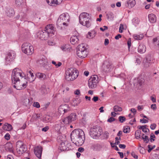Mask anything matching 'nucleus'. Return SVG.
Segmentation results:
<instances>
[{
  "label": "nucleus",
  "mask_w": 159,
  "mask_h": 159,
  "mask_svg": "<svg viewBox=\"0 0 159 159\" xmlns=\"http://www.w3.org/2000/svg\"><path fill=\"white\" fill-rule=\"evenodd\" d=\"M25 75L22 70L18 68L14 69L12 72L11 80L12 84H14L13 87L18 90H20L25 88L27 82L23 83L20 82V78L25 79Z\"/></svg>",
  "instance_id": "1"
},
{
  "label": "nucleus",
  "mask_w": 159,
  "mask_h": 159,
  "mask_svg": "<svg viewBox=\"0 0 159 159\" xmlns=\"http://www.w3.org/2000/svg\"><path fill=\"white\" fill-rule=\"evenodd\" d=\"M71 139L73 142L77 146H81L84 143L85 135L84 132L81 129H75L70 134Z\"/></svg>",
  "instance_id": "2"
},
{
  "label": "nucleus",
  "mask_w": 159,
  "mask_h": 159,
  "mask_svg": "<svg viewBox=\"0 0 159 159\" xmlns=\"http://www.w3.org/2000/svg\"><path fill=\"white\" fill-rule=\"evenodd\" d=\"M79 21L81 24L87 28L90 27L91 25L90 16L86 12L82 13L80 15Z\"/></svg>",
  "instance_id": "3"
},
{
  "label": "nucleus",
  "mask_w": 159,
  "mask_h": 159,
  "mask_svg": "<svg viewBox=\"0 0 159 159\" xmlns=\"http://www.w3.org/2000/svg\"><path fill=\"white\" fill-rule=\"evenodd\" d=\"M79 75L78 70L75 68H68L66 71L65 78L68 81L73 80Z\"/></svg>",
  "instance_id": "4"
},
{
  "label": "nucleus",
  "mask_w": 159,
  "mask_h": 159,
  "mask_svg": "<svg viewBox=\"0 0 159 159\" xmlns=\"http://www.w3.org/2000/svg\"><path fill=\"white\" fill-rule=\"evenodd\" d=\"M70 21V16L67 13L61 15L57 21V25L58 27H61L62 25L67 26Z\"/></svg>",
  "instance_id": "5"
},
{
  "label": "nucleus",
  "mask_w": 159,
  "mask_h": 159,
  "mask_svg": "<svg viewBox=\"0 0 159 159\" xmlns=\"http://www.w3.org/2000/svg\"><path fill=\"white\" fill-rule=\"evenodd\" d=\"M102 132V129L99 126H94L91 129L90 134L93 138L97 139L100 136Z\"/></svg>",
  "instance_id": "6"
},
{
  "label": "nucleus",
  "mask_w": 159,
  "mask_h": 159,
  "mask_svg": "<svg viewBox=\"0 0 159 159\" xmlns=\"http://www.w3.org/2000/svg\"><path fill=\"white\" fill-rule=\"evenodd\" d=\"M88 54L86 48L85 44L83 43L79 45L77 50V55L81 58L86 57Z\"/></svg>",
  "instance_id": "7"
},
{
  "label": "nucleus",
  "mask_w": 159,
  "mask_h": 159,
  "mask_svg": "<svg viewBox=\"0 0 159 159\" xmlns=\"http://www.w3.org/2000/svg\"><path fill=\"white\" fill-rule=\"evenodd\" d=\"M23 52L27 55H30L34 52V48L30 43H23L21 47Z\"/></svg>",
  "instance_id": "8"
},
{
  "label": "nucleus",
  "mask_w": 159,
  "mask_h": 159,
  "mask_svg": "<svg viewBox=\"0 0 159 159\" xmlns=\"http://www.w3.org/2000/svg\"><path fill=\"white\" fill-rule=\"evenodd\" d=\"M114 68L111 62L106 61L103 62L102 66V70L104 72L108 73L112 71Z\"/></svg>",
  "instance_id": "9"
},
{
  "label": "nucleus",
  "mask_w": 159,
  "mask_h": 159,
  "mask_svg": "<svg viewBox=\"0 0 159 159\" xmlns=\"http://www.w3.org/2000/svg\"><path fill=\"white\" fill-rule=\"evenodd\" d=\"M98 82V76L93 75L88 80V86L90 89H94L96 88Z\"/></svg>",
  "instance_id": "10"
},
{
  "label": "nucleus",
  "mask_w": 159,
  "mask_h": 159,
  "mask_svg": "<svg viewBox=\"0 0 159 159\" xmlns=\"http://www.w3.org/2000/svg\"><path fill=\"white\" fill-rule=\"evenodd\" d=\"M35 37L42 40H47L48 37H51L50 34L45 30L42 31H39L37 32Z\"/></svg>",
  "instance_id": "11"
},
{
  "label": "nucleus",
  "mask_w": 159,
  "mask_h": 159,
  "mask_svg": "<svg viewBox=\"0 0 159 159\" xmlns=\"http://www.w3.org/2000/svg\"><path fill=\"white\" fill-rule=\"evenodd\" d=\"M61 141V143L59 146V149L61 151H68L71 149V145L67 141L62 140Z\"/></svg>",
  "instance_id": "12"
},
{
  "label": "nucleus",
  "mask_w": 159,
  "mask_h": 159,
  "mask_svg": "<svg viewBox=\"0 0 159 159\" xmlns=\"http://www.w3.org/2000/svg\"><path fill=\"white\" fill-rule=\"evenodd\" d=\"M16 150L18 153L22 154L26 151V148L25 145L22 142L18 141L16 143Z\"/></svg>",
  "instance_id": "13"
},
{
  "label": "nucleus",
  "mask_w": 159,
  "mask_h": 159,
  "mask_svg": "<svg viewBox=\"0 0 159 159\" xmlns=\"http://www.w3.org/2000/svg\"><path fill=\"white\" fill-rule=\"evenodd\" d=\"M44 30L51 37L55 34L56 28L52 24H49L47 25L45 27Z\"/></svg>",
  "instance_id": "14"
},
{
  "label": "nucleus",
  "mask_w": 159,
  "mask_h": 159,
  "mask_svg": "<svg viewBox=\"0 0 159 159\" xmlns=\"http://www.w3.org/2000/svg\"><path fill=\"white\" fill-rule=\"evenodd\" d=\"M70 110V107L67 104H64L61 105L58 109V112L60 114H64Z\"/></svg>",
  "instance_id": "15"
},
{
  "label": "nucleus",
  "mask_w": 159,
  "mask_h": 159,
  "mask_svg": "<svg viewBox=\"0 0 159 159\" xmlns=\"http://www.w3.org/2000/svg\"><path fill=\"white\" fill-rule=\"evenodd\" d=\"M31 70H28L27 71V76L28 81L30 82L34 81L36 78V75L34 76Z\"/></svg>",
  "instance_id": "16"
},
{
  "label": "nucleus",
  "mask_w": 159,
  "mask_h": 159,
  "mask_svg": "<svg viewBox=\"0 0 159 159\" xmlns=\"http://www.w3.org/2000/svg\"><path fill=\"white\" fill-rule=\"evenodd\" d=\"M16 54L14 51H10L6 57V60L7 61L10 62L12 61L15 58Z\"/></svg>",
  "instance_id": "17"
},
{
  "label": "nucleus",
  "mask_w": 159,
  "mask_h": 159,
  "mask_svg": "<svg viewBox=\"0 0 159 159\" xmlns=\"http://www.w3.org/2000/svg\"><path fill=\"white\" fill-rule=\"evenodd\" d=\"M42 151V148L41 146H37L34 148V152L35 155L39 158L41 157Z\"/></svg>",
  "instance_id": "18"
},
{
  "label": "nucleus",
  "mask_w": 159,
  "mask_h": 159,
  "mask_svg": "<svg viewBox=\"0 0 159 159\" xmlns=\"http://www.w3.org/2000/svg\"><path fill=\"white\" fill-rule=\"evenodd\" d=\"M47 3L51 6L60 4L63 0H46Z\"/></svg>",
  "instance_id": "19"
},
{
  "label": "nucleus",
  "mask_w": 159,
  "mask_h": 159,
  "mask_svg": "<svg viewBox=\"0 0 159 159\" xmlns=\"http://www.w3.org/2000/svg\"><path fill=\"white\" fill-rule=\"evenodd\" d=\"M135 0H129L125 3V5L129 8H131L134 7L136 4Z\"/></svg>",
  "instance_id": "20"
},
{
  "label": "nucleus",
  "mask_w": 159,
  "mask_h": 159,
  "mask_svg": "<svg viewBox=\"0 0 159 159\" xmlns=\"http://www.w3.org/2000/svg\"><path fill=\"white\" fill-rule=\"evenodd\" d=\"M15 2L17 7H25V3L24 0H15Z\"/></svg>",
  "instance_id": "21"
},
{
  "label": "nucleus",
  "mask_w": 159,
  "mask_h": 159,
  "mask_svg": "<svg viewBox=\"0 0 159 159\" xmlns=\"http://www.w3.org/2000/svg\"><path fill=\"white\" fill-rule=\"evenodd\" d=\"M97 32L94 30H91L88 32L87 37L89 39L94 38L96 35Z\"/></svg>",
  "instance_id": "22"
},
{
  "label": "nucleus",
  "mask_w": 159,
  "mask_h": 159,
  "mask_svg": "<svg viewBox=\"0 0 159 159\" xmlns=\"http://www.w3.org/2000/svg\"><path fill=\"white\" fill-rule=\"evenodd\" d=\"M70 42L72 44H77L79 42V39L78 36L73 35L70 39Z\"/></svg>",
  "instance_id": "23"
},
{
  "label": "nucleus",
  "mask_w": 159,
  "mask_h": 159,
  "mask_svg": "<svg viewBox=\"0 0 159 159\" xmlns=\"http://www.w3.org/2000/svg\"><path fill=\"white\" fill-rule=\"evenodd\" d=\"M149 20L151 23H154L157 20L156 16L153 14L152 13L148 15Z\"/></svg>",
  "instance_id": "24"
},
{
  "label": "nucleus",
  "mask_w": 159,
  "mask_h": 159,
  "mask_svg": "<svg viewBox=\"0 0 159 159\" xmlns=\"http://www.w3.org/2000/svg\"><path fill=\"white\" fill-rule=\"evenodd\" d=\"M106 18L109 21L113 20L114 18V15L111 11H108L106 14Z\"/></svg>",
  "instance_id": "25"
},
{
  "label": "nucleus",
  "mask_w": 159,
  "mask_h": 159,
  "mask_svg": "<svg viewBox=\"0 0 159 159\" xmlns=\"http://www.w3.org/2000/svg\"><path fill=\"white\" fill-rule=\"evenodd\" d=\"M3 129L5 131H10L12 129V125L7 123H5L2 127Z\"/></svg>",
  "instance_id": "26"
},
{
  "label": "nucleus",
  "mask_w": 159,
  "mask_h": 159,
  "mask_svg": "<svg viewBox=\"0 0 159 159\" xmlns=\"http://www.w3.org/2000/svg\"><path fill=\"white\" fill-rule=\"evenodd\" d=\"M6 12L7 15L9 17L13 16L15 14L13 9L11 7L7 8Z\"/></svg>",
  "instance_id": "27"
},
{
  "label": "nucleus",
  "mask_w": 159,
  "mask_h": 159,
  "mask_svg": "<svg viewBox=\"0 0 159 159\" xmlns=\"http://www.w3.org/2000/svg\"><path fill=\"white\" fill-rule=\"evenodd\" d=\"M146 48L145 46L143 44H141L139 46L138 48V51L140 53H144L146 51Z\"/></svg>",
  "instance_id": "28"
},
{
  "label": "nucleus",
  "mask_w": 159,
  "mask_h": 159,
  "mask_svg": "<svg viewBox=\"0 0 159 159\" xmlns=\"http://www.w3.org/2000/svg\"><path fill=\"white\" fill-rule=\"evenodd\" d=\"M36 76L38 79L42 80H45L46 78V76L45 74L40 72L37 73L36 74Z\"/></svg>",
  "instance_id": "29"
},
{
  "label": "nucleus",
  "mask_w": 159,
  "mask_h": 159,
  "mask_svg": "<svg viewBox=\"0 0 159 159\" xmlns=\"http://www.w3.org/2000/svg\"><path fill=\"white\" fill-rule=\"evenodd\" d=\"M143 62L145 63V66L147 67L149 66L152 63H153V60H152L150 58L148 57L146 58L144 60Z\"/></svg>",
  "instance_id": "30"
},
{
  "label": "nucleus",
  "mask_w": 159,
  "mask_h": 159,
  "mask_svg": "<svg viewBox=\"0 0 159 159\" xmlns=\"http://www.w3.org/2000/svg\"><path fill=\"white\" fill-rule=\"evenodd\" d=\"M41 90L42 93L44 94H46L48 93L50 91L49 88L45 85H43L42 87Z\"/></svg>",
  "instance_id": "31"
},
{
  "label": "nucleus",
  "mask_w": 159,
  "mask_h": 159,
  "mask_svg": "<svg viewBox=\"0 0 159 159\" xmlns=\"http://www.w3.org/2000/svg\"><path fill=\"white\" fill-rule=\"evenodd\" d=\"M61 49L64 52L69 51L70 49L67 45H63L60 47Z\"/></svg>",
  "instance_id": "32"
},
{
  "label": "nucleus",
  "mask_w": 159,
  "mask_h": 159,
  "mask_svg": "<svg viewBox=\"0 0 159 159\" xmlns=\"http://www.w3.org/2000/svg\"><path fill=\"white\" fill-rule=\"evenodd\" d=\"M144 36L143 34H134L133 35V37L134 39L136 40H140L143 39Z\"/></svg>",
  "instance_id": "33"
},
{
  "label": "nucleus",
  "mask_w": 159,
  "mask_h": 159,
  "mask_svg": "<svg viewBox=\"0 0 159 159\" xmlns=\"http://www.w3.org/2000/svg\"><path fill=\"white\" fill-rule=\"evenodd\" d=\"M152 42L155 46L159 48V37L154 38L153 39Z\"/></svg>",
  "instance_id": "34"
},
{
  "label": "nucleus",
  "mask_w": 159,
  "mask_h": 159,
  "mask_svg": "<svg viewBox=\"0 0 159 159\" xmlns=\"http://www.w3.org/2000/svg\"><path fill=\"white\" fill-rule=\"evenodd\" d=\"M68 117L71 122L72 121H74L76 119V115L75 113L70 114Z\"/></svg>",
  "instance_id": "35"
},
{
  "label": "nucleus",
  "mask_w": 159,
  "mask_h": 159,
  "mask_svg": "<svg viewBox=\"0 0 159 159\" xmlns=\"http://www.w3.org/2000/svg\"><path fill=\"white\" fill-rule=\"evenodd\" d=\"M137 85H138L140 86H141L143 84L144 82V79L140 77H139L137 78Z\"/></svg>",
  "instance_id": "36"
},
{
  "label": "nucleus",
  "mask_w": 159,
  "mask_h": 159,
  "mask_svg": "<svg viewBox=\"0 0 159 159\" xmlns=\"http://www.w3.org/2000/svg\"><path fill=\"white\" fill-rule=\"evenodd\" d=\"M146 125L140 126L139 128V129H142V131L145 133H148L149 132V129L146 128Z\"/></svg>",
  "instance_id": "37"
},
{
  "label": "nucleus",
  "mask_w": 159,
  "mask_h": 159,
  "mask_svg": "<svg viewBox=\"0 0 159 159\" xmlns=\"http://www.w3.org/2000/svg\"><path fill=\"white\" fill-rule=\"evenodd\" d=\"M20 19L21 21H26L27 18V15L25 13H21Z\"/></svg>",
  "instance_id": "38"
},
{
  "label": "nucleus",
  "mask_w": 159,
  "mask_h": 159,
  "mask_svg": "<svg viewBox=\"0 0 159 159\" xmlns=\"http://www.w3.org/2000/svg\"><path fill=\"white\" fill-rule=\"evenodd\" d=\"M132 22L135 26H137L139 23V21L138 18H135L133 20Z\"/></svg>",
  "instance_id": "39"
},
{
  "label": "nucleus",
  "mask_w": 159,
  "mask_h": 159,
  "mask_svg": "<svg viewBox=\"0 0 159 159\" xmlns=\"http://www.w3.org/2000/svg\"><path fill=\"white\" fill-rule=\"evenodd\" d=\"M62 121L64 124H68L71 122L68 117L62 119Z\"/></svg>",
  "instance_id": "40"
},
{
  "label": "nucleus",
  "mask_w": 159,
  "mask_h": 159,
  "mask_svg": "<svg viewBox=\"0 0 159 159\" xmlns=\"http://www.w3.org/2000/svg\"><path fill=\"white\" fill-rule=\"evenodd\" d=\"M114 110L116 112L121 111L122 109V108L118 106H115L113 108Z\"/></svg>",
  "instance_id": "41"
},
{
  "label": "nucleus",
  "mask_w": 159,
  "mask_h": 159,
  "mask_svg": "<svg viewBox=\"0 0 159 159\" xmlns=\"http://www.w3.org/2000/svg\"><path fill=\"white\" fill-rule=\"evenodd\" d=\"M141 134V131L139 130H138L136 131L135 133V137L136 139H139L140 138V134Z\"/></svg>",
  "instance_id": "42"
},
{
  "label": "nucleus",
  "mask_w": 159,
  "mask_h": 159,
  "mask_svg": "<svg viewBox=\"0 0 159 159\" xmlns=\"http://www.w3.org/2000/svg\"><path fill=\"white\" fill-rule=\"evenodd\" d=\"M52 64L55 65L56 67L57 68L60 66L62 64L60 62H58V64H57L56 62L54 61H52Z\"/></svg>",
  "instance_id": "43"
},
{
  "label": "nucleus",
  "mask_w": 159,
  "mask_h": 159,
  "mask_svg": "<svg viewBox=\"0 0 159 159\" xmlns=\"http://www.w3.org/2000/svg\"><path fill=\"white\" fill-rule=\"evenodd\" d=\"M148 152H150L155 147V146L153 145L152 146L151 145H148Z\"/></svg>",
  "instance_id": "44"
},
{
  "label": "nucleus",
  "mask_w": 159,
  "mask_h": 159,
  "mask_svg": "<svg viewBox=\"0 0 159 159\" xmlns=\"http://www.w3.org/2000/svg\"><path fill=\"white\" fill-rule=\"evenodd\" d=\"M50 117L48 116H46L45 118L43 119V121L45 122H48L50 121Z\"/></svg>",
  "instance_id": "45"
},
{
  "label": "nucleus",
  "mask_w": 159,
  "mask_h": 159,
  "mask_svg": "<svg viewBox=\"0 0 159 159\" xmlns=\"http://www.w3.org/2000/svg\"><path fill=\"white\" fill-rule=\"evenodd\" d=\"M120 121L121 123L123 122L125 120V118L123 116H120L119 117Z\"/></svg>",
  "instance_id": "46"
},
{
  "label": "nucleus",
  "mask_w": 159,
  "mask_h": 159,
  "mask_svg": "<svg viewBox=\"0 0 159 159\" xmlns=\"http://www.w3.org/2000/svg\"><path fill=\"white\" fill-rule=\"evenodd\" d=\"M124 29L123 25L122 24H120L119 28V32L120 33H122Z\"/></svg>",
  "instance_id": "47"
},
{
  "label": "nucleus",
  "mask_w": 159,
  "mask_h": 159,
  "mask_svg": "<svg viewBox=\"0 0 159 159\" xmlns=\"http://www.w3.org/2000/svg\"><path fill=\"white\" fill-rule=\"evenodd\" d=\"M33 106L37 108H39L40 107V105L39 103L38 102H34L33 104Z\"/></svg>",
  "instance_id": "48"
},
{
  "label": "nucleus",
  "mask_w": 159,
  "mask_h": 159,
  "mask_svg": "<svg viewBox=\"0 0 159 159\" xmlns=\"http://www.w3.org/2000/svg\"><path fill=\"white\" fill-rule=\"evenodd\" d=\"M130 131V128L128 127H127L126 128H125L123 130V132L125 133H129Z\"/></svg>",
  "instance_id": "49"
},
{
  "label": "nucleus",
  "mask_w": 159,
  "mask_h": 159,
  "mask_svg": "<svg viewBox=\"0 0 159 159\" xmlns=\"http://www.w3.org/2000/svg\"><path fill=\"white\" fill-rule=\"evenodd\" d=\"M120 139V138L119 137L118 138L117 137H116L115 138V144L116 145H118L120 143L119 140Z\"/></svg>",
  "instance_id": "50"
},
{
  "label": "nucleus",
  "mask_w": 159,
  "mask_h": 159,
  "mask_svg": "<svg viewBox=\"0 0 159 159\" xmlns=\"http://www.w3.org/2000/svg\"><path fill=\"white\" fill-rule=\"evenodd\" d=\"M155 138V136L154 134H152L150 135V141L151 142L154 141V138Z\"/></svg>",
  "instance_id": "51"
},
{
  "label": "nucleus",
  "mask_w": 159,
  "mask_h": 159,
  "mask_svg": "<svg viewBox=\"0 0 159 159\" xmlns=\"http://www.w3.org/2000/svg\"><path fill=\"white\" fill-rule=\"evenodd\" d=\"M4 138L7 140H9L10 138V135L8 133H7L4 136Z\"/></svg>",
  "instance_id": "52"
},
{
  "label": "nucleus",
  "mask_w": 159,
  "mask_h": 159,
  "mask_svg": "<svg viewBox=\"0 0 159 159\" xmlns=\"http://www.w3.org/2000/svg\"><path fill=\"white\" fill-rule=\"evenodd\" d=\"M140 122L142 123H146L148 122V120L144 118L140 119Z\"/></svg>",
  "instance_id": "53"
},
{
  "label": "nucleus",
  "mask_w": 159,
  "mask_h": 159,
  "mask_svg": "<svg viewBox=\"0 0 159 159\" xmlns=\"http://www.w3.org/2000/svg\"><path fill=\"white\" fill-rule=\"evenodd\" d=\"M132 156L136 159L138 158V157L137 155H136L135 153L134 152H131V153Z\"/></svg>",
  "instance_id": "54"
},
{
  "label": "nucleus",
  "mask_w": 159,
  "mask_h": 159,
  "mask_svg": "<svg viewBox=\"0 0 159 159\" xmlns=\"http://www.w3.org/2000/svg\"><path fill=\"white\" fill-rule=\"evenodd\" d=\"M49 127L48 126H47L43 128L42 129V130L43 131L46 132L49 129Z\"/></svg>",
  "instance_id": "55"
},
{
  "label": "nucleus",
  "mask_w": 159,
  "mask_h": 159,
  "mask_svg": "<svg viewBox=\"0 0 159 159\" xmlns=\"http://www.w3.org/2000/svg\"><path fill=\"white\" fill-rule=\"evenodd\" d=\"M151 108L153 110H155L157 109V106L155 104H153L151 106Z\"/></svg>",
  "instance_id": "56"
},
{
  "label": "nucleus",
  "mask_w": 159,
  "mask_h": 159,
  "mask_svg": "<svg viewBox=\"0 0 159 159\" xmlns=\"http://www.w3.org/2000/svg\"><path fill=\"white\" fill-rule=\"evenodd\" d=\"M108 27L107 26H104L102 27H101L100 28V30L102 31H104L105 30H107Z\"/></svg>",
  "instance_id": "57"
},
{
  "label": "nucleus",
  "mask_w": 159,
  "mask_h": 159,
  "mask_svg": "<svg viewBox=\"0 0 159 159\" xmlns=\"http://www.w3.org/2000/svg\"><path fill=\"white\" fill-rule=\"evenodd\" d=\"M62 127L61 126L60 124H56L55 125V128H56V127H57L58 128L56 129L58 130H59Z\"/></svg>",
  "instance_id": "58"
},
{
  "label": "nucleus",
  "mask_w": 159,
  "mask_h": 159,
  "mask_svg": "<svg viewBox=\"0 0 159 159\" xmlns=\"http://www.w3.org/2000/svg\"><path fill=\"white\" fill-rule=\"evenodd\" d=\"M144 141L146 143H148L149 141V139L148 136L145 135L144 136Z\"/></svg>",
  "instance_id": "59"
},
{
  "label": "nucleus",
  "mask_w": 159,
  "mask_h": 159,
  "mask_svg": "<svg viewBox=\"0 0 159 159\" xmlns=\"http://www.w3.org/2000/svg\"><path fill=\"white\" fill-rule=\"evenodd\" d=\"M115 119L112 117H110L108 120L107 121L111 123L112 122L114 121Z\"/></svg>",
  "instance_id": "60"
},
{
  "label": "nucleus",
  "mask_w": 159,
  "mask_h": 159,
  "mask_svg": "<svg viewBox=\"0 0 159 159\" xmlns=\"http://www.w3.org/2000/svg\"><path fill=\"white\" fill-rule=\"evenodd\" d=\"M104 136L105 138L107 139L109 136V133L107 132H105L104 133Z\"/></svg>",
  "instance_id": "61"
},
{
  "label": "nucleus",
  "mask_w": 159,
  "mask_h": 159,
  "mask_svg": "<svg viewBox=\"0 0 159 159\" xmlns=\"http://www.w3.org/2000/svg\"><path fill=\"white\" fill-rule=\"evenodd\" d=\"M156 124H153L151 125L150 128L152 129L153 130L155 129V128L156 127Z\"/></svg>",
  "instance_id": "62"
},
{
  "label": "nucleus",
  "mask_w": 159,
  "mask_h": 159,
  "mask_svg": "<svg viewBox=\"0 0 159 159\" xmlns=\"http://www.w3.org/2000/svg\"><path fill=\"white\" fill-rule=\"evenodd\" d=\"M48 43L49 45L51 46L55 44V43L54 42L50 40L48 41Z\"/></svg>",
  "instance_id": "63"
},
{
  "label": "nucleus",
  "mask_w": 159,
  "mask_h": 159,
  "mask_svg": "<svg viewBox=\"0 0 159 159\" xmlns=\"http://www.w3.org/2000/svg\"><path fill=\"white\" fill-rule=\"evenodd\" d=\"M119 147L122 149H124L126 147V146L125 144H120L119 146Z\"/></svg>",
  "instance_id": "64"
}]
</instances>
